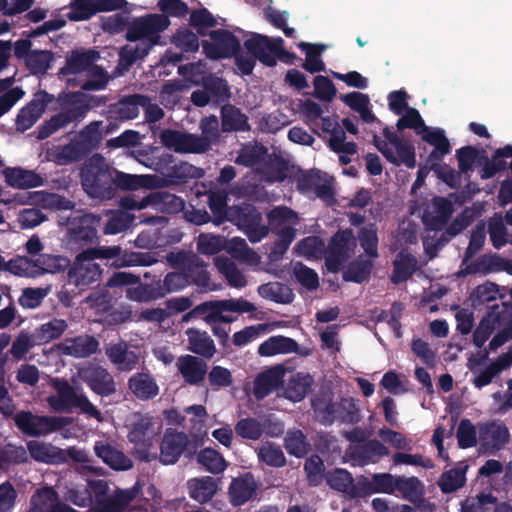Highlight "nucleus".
Returning a JSON list of instances; mask_svg holds the SVG:
<instances>
[{
	"label": "nucleus",
	"mask_w": 512,
	"mask_h": 512,
	"mask_svg": "<svg viewBox=\"0 0 512 512\" xmlns=\"http://www.w3.org/2000/svg\"><path fill=\"white\" fill-rule=\"evenodd\" d=\"M421 139L434 147L427 157V163L440 162L443 157L451 152V145L445 132L441 128H432L425 126V128L418 131Z\"/></svg>",
	"instance_id": "nucleus-23"
},
{
	"label": "nucleus",
	"mask_w": 512,
	"mask_h": 512,
	"mask_svg": "<svg viewBox=\"0 0 512 512\" xmlns=\"http://www.w3.org/2000/svg\"><path fill=\"white\" fill-rule=\"evenodd\" d=\"M468 465L460 462L457 467L445 471L439 477L437 484L444 494L456 492L466 483V471Z\"/></svg>",
	"instance_id": "nucleus-46"
},
{
	"label": "nucleus",
	"mask_w": 512,
	"mask_h": 512,
	"mask_svg": "<svg viewBox=\"0 0 512 512\" xmlns=\"http://www.w3.org/2000/svg\"><path fill=\"white\" fill-rule=\"evenodd\" d=\"M196 459L198 464L212 474H220L227 467V462L224 457L212 448H204L200 450L197 453Z\"/></svg>",
	"instance_id": "nucleus-59"
},
{
	"label": "nucleus",
	"mask_w": 512,
	"mask_h": 512,
	"mask_svg": "<svg viewBox=\"0 0 512 512\" xmlns=\"http://www.w3.org/2000/svg\"><path fill=\"white\" fill-rule=\"evenodd\" d=\"M84 256L90 257L93 261L112 260L111 266L114 268L129 267L138 264H146L143 255L140 253L127 252L120 245L100 246L94 245L92 249L83 251Z\"/></svg>",
	"instance_id": "nucleus-14"
},
{
	"label": "nucleus",
	"mask_w": 512,
	"mask_h": 512,
	"mask_svg": "<svg viewBox=\"0 0 512 512\" xmlns=\"http://www.w3.org/2000/svg\"><path fill=\"white\" fill-rule=\"evenodd\" d=\"M497 498L492 493L480 492L475 497H467L461 502L462 512H489Z\"/></svg>",
	"instance_id": "nucleus-64"
},
{
	"label": "nucleus",
	"mask_w": 512,
	"mask_h": 512,
	"mask_svg": "<svg viewBox=\"0 0 512 512\" xmlns=\"http://www.w3.org/2000/svg\"><path fill=\"white\" fill-rule=\"evenodd\" d=\"M106 356L110 362L121 372H128L136 368L139 362V354L130 349L125 341L111 343L106 348Z\"/></svg>",
	"instance_id": "nucleus-22"
},
{
	"label": "nucleus",
	"mask_w": 512,
	"mask_h": 512,
	"mask_svg": "<svg viewBox=\"0 0 512 512\" xmlns=\"http://www.w3.org/2000/svg\"><path fill=\"white\" fill-rule=\"evenodd\" d=\"M151 177L148 175H132L120 172L114 169L113 176V198L116 196L118 190L135 191L139 188H146L149 186Z\"/></svg>",
	"instance_id": "nucleus-48"
},
{
	"label": "nucleus",
	"mask_w": 512,
	"mask_h": 512,
	"mask_svg": "<svg viewBox=\"0 0 512 512\" xmlns=\"http://www.w3.org/2000/svg\"><path fill=\"white\" fill-rule=\"evenodd\" d=\"M99 347V342L94 336L80 335L74 338H67L62 343V352L65 355L85 358L94 354Z\"/></svg>",
	"instance_id": "nucleus-35"
},
{
	"label": "nucleus",
	"mask_w": 512,
	"mask_h": 512,
	"mask_svg": "<svg viewBox=\"0 0 512 512\" xmlns=\"http://www.w3.org/2000/svg\"><path fill=\"white\" fill-rule=\"evenodd\" d=\"M114 169L99 153L89 157L80 170V180L84 192L93 199H113Z\"/></svg>",
	"instance_id": "nucleus-3"
},
{
	"label": "nucleus",
	"mask_w": 512,
	"mask_h": 512,
	"mask_svg": "<svg viewBox=\"0 0 512 512\" xmlns=\"http://www.w3.org/2000/svg\"><path fill=\"white\" fill-rule=\"evenodd\" d=\"M27 450L30 457L37 462L53 465L65 463L62 449L50 443L31 440L27 442Z\"/></svg>",
	"instance_id": "nucleus-34"
},
{
	"label": "nucleus",
	"mask_w": 512,
	"mask_h": 512,
	"mask_svg": "<svg viewBox=\"0 0 512 512\" xmlns=\"http://www.w3.org/2000/svg\"><path fill=\"white\" fill-rule=\"evenodd\" d=\"M208 205L213 214V222L216 225L229 220V208L227 206V194L225 191H211L208 194Z\"/></svg>",
	"instance_id": "nucleus-62"
},
{
	"label": "nucleus",
	"mask_w": 512,
	"mask_h": 512,
	"mask_svg": "<svg viewBox=\"0 0 512 512\" xmlns=\"http://www.w3.org/2000/svg\"><path fill=\"white\" fill-rule=\"evenodd\" d=\"M244 48L255 60H259L267 67H274L277 63L274 59L276 38L253 33L244 41Z\"/></svg>",
	"instance_id": "nucleus-18"
},
{
	"label": "nucleus",
	"mask_w": 512,
	"mask_h": 512,
	"mask_svg": "<svg viewBox=\"0 0 512 512\" xmlns=\"http://www.w3.org/2000/svg\"><path fill=\"white\" fill-rule=\"evenodd\" d=\"M256 490L257 484L250 472L233 478L228 488V495L231 504L233 506H241L245 504L253 497Z\"/></svg>",
	"instance_id": "nucleus-28"
},
{
	"label": "nucleus",
	"mask_w": 512,
	"mask_h": 512,
	"mask_svg": "<svg viewBox=\"0 0 512 512\" xmlns=\"http://www.w3.org/2000/svg\"><path fill=\"white\" fill-rule=\"evenodd\" d=\"M211 42L202 41L203 51L209 59L231 58L241 50L238 38L229 30L217 29L209 33Z\"/></svg>",
	"instance_id": "nucleus-12"
},
{
	"label": "nucleus",
	"mask_w": 512,
	"mask_h": 512,
	"mask_svg": "<svg viewBox=\"0 0 512 512\" xmlns=\"http://www.w3.org/2000/svg\"><path fill=\"white\" fill-rule=\"evenodd\" d=\"M229 221L237 225L252 243L261 241L269 233V228L263 224L262 214L250 203L242 202L230 207Z\"/></svg>",
	"instance_id": "nucleus-8"
},
{
	"label": "nucleus",
	"mask_w": 512,
	"mask_h": 512,
	"mask_svg": "<svg viewBox=\"0 0 512 512\" xmlns=\"http://www.w3.org/2000/svg\"><path fill=\"white\" fill-rule=\"evenodd\" d=\"M88 154L89 152L85 149L84 145L77 138H74L68 144L57 149L55 160L57 163L64 165L79 161Z\"/></svg>",
	"instance_id": "nucleus-60"
},
{
	"label": "nucleus",
	"mask_w": 512,
	"mask_h": 512,
	"mask_svg": "<svg viewBox=\"0 0 512 512\" xmlns=\"http://www.w3.org/2000/svg\"><path fill=\"white\" fill-rule=\"evenodd\" d=\"M510 157H512V144L496 149L491 158L482 156L483 168L480 173L481 179H490L497 173L505 171L507 169L505 158Z\"/></svg>",
	"instance_id": "nucleus-39"
},
{
	"label": "nucleus",
	"mask_w": 512,
	"mask_h": 512,
	"mask_svg": "<svg viewBox=\"0 0 512 512\" xmlns=\"http://www.w3.org/2000/svg\"><path fill=\"white\" fill-rule=\"evenodd\" d=\"M16 427L26 436L41 437L59 431L71 424V419L63 416H40L21 410L12 416Z\"/></svg>",
	"instance_id": "nucleus-7"
},
{
	"label": "nucleus",
	"mask_w": 512,
	"mask_h": 512,
	"mask_svg": "<svg viewBox=\"0 0 512 512\" xmlns=\"http://www.w3.org/2000/svg\"><path fill=\"white\" fill-rule=\"evenodd\" d=\"M201 134H194L196 145L200 154L208 152L213 145L219 143V121L215 115L205 116L199 123Z\"/></svg>",
	"instance_id": "nucleus-30"
},
{
	"label": "nucleus",
	"mask_w": 512,
	"mask_h": 512,
	"mask_svg": "<svg viewBox=\"0 0 512 512\" xmlns=\"http://www.w3.org/2000/svg\"><path fill=\"white\" fill-rule=\"evenodd\" d=\"M383 135L388 145H392L397 154L400 165L404 164L407 168L413 169L416 166V155L414 146L407 140L400 137L396 132L388 126L383 128Z\"/></svg>",
	"instance_id": "nucleus-33"
},
{
	"label": "nucleus",
	"mask_w": 512,
	"mask_h": 512,
	"mask_svg": "<svg viewBox=\"0 0 512 512\" xmlns=\"http://www.w3.org/2000/svg\"><path fill=\"white\" fill-rule=\"evenodd\" d=\"M128 388L140 401H149L159 394V386L149 372H136L128 379Z\"/></svg>",
	"instance_id": "nucleus-29"
},
{
	"label": "nucleus",
	"mask_w": 512,
	"mask_h": 512,
	"mask_svg": "<svg viewBox=\"0 0 512 512\" xmlns=\"http://www.w3.org/2000/svg\"><path fill=\"white\" fill-rule=\"evenodd\" d=\"M296 184L298 191L303 194L313 192L317 198L327 204L335 201L331 182L324 180L318 169L301 172L296 179Z\"/></svg>",
	"instance_id": "nucleus-17"
},
{
	"label": "nucleus",
	"mask_w": 512,
	"mask_h": 512,
	"mask_svg": "<svg viewBox=\"0 0 512 512\" xmlns=\"http://www.w3.org/2000/svg\"><path fill=\"white\" fill-rule=\"evenodd\" d=\"M313 378L309 374L297 373L288 382L285 389L286 397L294 402L303 400L310 392Z\"/></svg>",
	"instance_id": "nucleus-58"
},
{
	"label": "nucleus",
	"mask_w": 512,
	"mask_h": 512,
	"mask_svg": "<svg viewBox=\"0 0 512 512\" xmlns=\"http://www.w3.org/2000/svg\"><path fill=\"white\" fill-rule=\"evenodd\" d=\"M79 378L97 395L108 397L116 392V384L109 371L98 365L89 363L78 369Z\"/></svg>",
	"instance_id": "nucleus-15"
},
{
	"label": "nucleus",
	"mask_w": 512,
	"mask_h": 512,
	"mask_svg": "<svg viewBox=\"0 0 512 512\" xmlns=\"http://www.w3.org/2000/svg\"><path fill=\"white\" fill-rule=\"evenodd\" d=\"M167 261L178 271L169 272L162 281L156 282L160 298L180 291L190 284L208 287L210 275L206 270V264L194 252L186 250L170 252L167 255Z\"/></svg>",
	"instance_id": "nucleus-1"
},
{
	"label": "nucleus",
	"mask_w": 512,
	"mask_h": 512,
	"mask_svg": "<svg viewBox=\"0 0 512 512\" xmlns=\"http://www.w3.org/2000/svg\"><path fill=\"white\" fill-rule=\"evenodd\" d=\"M358 240L365 254L372 259L379 256L378 253V229L375 223H369L358 231Z\"/></svg>",
	"instance_id": "nucleus-61"
},
{
	"label": "nucleus",
	"mask_w": 512,
	"mask_h": 512,
	"mask_svg": "<svg viewBox=\"0 0 512 512\" xmlns=\"http://www.w3.org/2000/svg\"><path fill=\"white\" fill-rule=\"evenodd\" d=\"M203 175V170L186 161H180L170 167L169 171L165 174L166 181L170 184H184L190 179L200 178Z\"/></svg>",
	"instance_id": "nucleus-52"
},
{
	"label": "nucleus",
	"mask_w": 512,
	"mask_h": 512,
	"mask_svg": "<svg viewBox=\"0 0 512 512\" xmlns=\"http://www.w3.org/2000/svg\"><path fill=\"white\" fill-rule=\"evenodd\" d=\"M511 362L512 353L508 352L501 354L474 378V386L481 389L484 386L489 385L497 374L510 366Z\"/></svg>",
	"instance_id": "nucleus-49"
},
{
	"label": "nucleus",
	"mask_w": 512,
	"mask_h": 512,
	"mask_svg": "<svg viewBox=\"0 0 512 512\" xmlns=\"http://www.w3.org/2000/svg\"><path fill=\"white\" fill-rule=\"evenodd\" d=\"M54 96L45 90L36 92L30 102L22 107L16 116V128L20 132L30 129L43 115Z\"/></svg>",
	"instance_id": "nucleus-16"
},
{
	"label": "nucleus",
	"mask_w": 512,
	"mask_h": 512,
	"mask_svg": "<svg viewBox=\"0 0 512 512\" xmlns=\"http://www.w3.org/2000/svg\"><path fill=\"white\" fill-rule=\"evenodd\" d=\"M253 394L257 400H263L281 384L280 374L273 370L259 373L254 379Z\"/></svg>",
	"instance_id": "nucleus-50"
},
{
	"label": "nucleus",
	"mask_w": 512,
	"mask_h": 512,
	"mask_svg": "<svg viewBox=\"0 0 512 512\" xmlns=\"http://www.w3.org/2000/svg\"><path fill=\"white\" fill-rule=\"evenodd\" d=\"M396 475L390 473H375L371 478L363 477L357 483L360 495H372L375 493L395 494Z\"/></svg>",
	"instance_id": "nucleus-27"
},
{
	"label": "nucleus",
	"mask_w": 512,
	"mask_h": 512,
	"mask_svg": "<svg viewBox=\"0 0 512 512\" xmlns=\"http://www.w3.org/2000/svg\"><path fill=\"white\" fill-rule=\"evenodd\" d=\"M297 46L306 53V60L303 64L306 71L313 74L325 70V64L320 56L326 50V45L300 42Z\"/></svg>",
	"instance_id": "nucleus-55"
},
{
	"label": "nucleus",
	"mask_w": 512,
	"mask_h": 512,
	"mask_svg": "<svg viewBox=\"0 0 512 512\" xmlns=\"http://www.w3.org/2000/svg\"><path fill=\"white\" fill-rule=\"evenodd\" d=\"M2 174L6 184L12 188L29 189L43 185V178L38 173L21 167H6Z\"/></svg>",
	"instance_id": "nucleus-32"
},
{
	"label": "nucleus",
	"mask_w": 512,
	"mask_h": 512,
	"mask_svg": "<svg viewBox=\"0 0 512 512\" xmlns=\"http://www.w3.org/2000/svg\"><path fill=\"white\" fill-rule=\"evenodd\" d=\"M169 20L164 15H148L135 18L127 28L126 40L136 42L138 40L160 41V33L167 29Z\"/></svg>",
	"instance_id": "nucleus-11"
},
{
	"label": "nucleus",
	"mask_w": 512,
	"mask_h": 512,
	"mask_svg": "<svg viewBox=\"0 0 512 512\" xmlns=\"http://www.w3.org/2000/svg\"><path fill=\"white\" fill-rule=\"evenodd\" d=\"M94 451L97 457L114 470H128L133 466L130 458L108 443L96 442Z\"/></svg>",
	"instance_id": "nucleus-37"
},
{
	"label": "nucleus",
	"mask_w": 512,
	"mask_h": 512,
	"mask_svg": "<svg viewBox=\"0 0 512 512\" xmlns=\"http://www.w3.org/2000/svg\"><path fill=\"white\" fill-rule=\"evenodd\" d=\"M388 454V448L377 439L356 446L351 453L353 459L358 460L362 465L376 463Z\"/></svg>",
	"instance_id": "nucleus-42"
},
{
	"label": "nucleus",
	"mask_w": 512,
	"mask_h": 512,
	"mask_svg": "<svg viewBox=\"0 0 512 512\" xmlns=\"http://www.w3.org/2000/svg\"><path fill=\"white\" fill-rule=\"evenodd\" d=\"M480 438L493 449L501 450L509 442L510 434L503 422L492 421L481 426Z\"/></svg>",
	"instance_id": "nucleus-40"
},
{
	"label": "nucleus",
	"mask_w": 512,
	"mask_h": 512,
	"mask_svg": "<svg viewBox=\"0 0 512 512\" xmlns=\"http://www.w3.org/2000/svg\"><path fill=\"white\" fill-rule=\"evenodd\" d=\"M432 210L426 209L422 215V222L429 231H441L448 223L454 208L450 200L444 197H435L432 200Z\"/></svg>",
	"instance_id": "nucleus-20"
},
{
	"label": "nucleus",
	"mask_w": 512,
	"mask_h": 512,
	"mask_svg": "<svg viewBox=\"0 0 512 512\" xmlns=\"http://www.w3.org/2000/svg\"><path fill=\"white\" fill-rule=\"evenodd\" d=\"M146 95L132 94L124 96L116 103L110 104L107 116L110 120L127 121L135 119L139 115L140 106L145 104Z\"/></svg>",
	"instance_id": "nucleus-21"
},
{
	"label": "nucleus",
	"mask_w": 512,
	"mask_h": 512,
	"mask_svg": "<svg viewBox=\"0 0 512 512\" xmlns=\"http://www.w3.org/2000/svg\"><path fill=\"white\" fill-rule=\"evenodd\" d=\"M176 366L185 384L190 386H200L208 373L206 361L190 354L180 356Z\"/></svg>",
	"instance_id": "nucleus-19"
},
{
	"label": "nucleus",
	"mask_w": 512,
	"mask_h": 512,
	"mask_svg": "<svg viewBox=\"0 0 512 512\" xmlns=\"http://www.w3.org/2000/svg\"><path fill=\"white\" fill-rule=\"evenodd\" d=\"M221 131L224 133L247 131L250 129L248 117L236 106L225 104L220 110Z\"/></svg>",
	"instance_id": "nucleus-36"
},
{
	"label": "nucleus",
	"mask_w": 512,
	"mask_h": 512,
	"mask_svg": "<svg viewBox=\"0 0 512 512\" xmlns=\"http://www.w3.org/2000/svg\"><path fill=\"white\" fill-rule=\"evenodd\" d=\"M372 268V258L364 259L362 256H359L347 265L342 274L343 280L346 282L363 283L370 277Z\"/></svg>",
	"instance_id": "nucleus-53"
},
{
	"label": "nucleus",
	"mask_w": 512,
	"mask_h": 512,
	"mask_svg": "<svg viewBox=\"0 0 512 512\" xmlns=\"http://www.w3.org/2000/svg\"><path fill=\"white\" fill-rule=\"evenodd\" d=\"M355 246L351 229L339 230L330 239L325 252V266L329 272L337 273L350 257Z\"/></svg>",
	"instance_id": "nucleus-10"
},
{
	"label": "nucleus",
	"mask_w": 512,
	"mask_h": 512,
	"mask_svg": "<svg viewBox=\"0 0 512 512\" xmlns=\"http://www.w3.org/2000/svg\"><path fill=\"white\" fill-rule=\"evenodd\" d=\"M311 406L317 420L324 426H331L335 422L356 425L362 418L353 398L343 397L333 401L325 396H316L311 400Z\"/></svg>",
	"instance_id": "nucleus-5"
},
{
	"label": "nucleus",
	"mask_w": 512,
	"mask_h": 512,
	"mask_svg": "<svg viewBox=\"0 0 512 512\" xmlns=\"http://www.w3.org/2000/svg\"><path fill=\"white\" fill-rule=\"evenodd\" d=\"M298 343L289 337L277 335L269 337L258 347V353L261 356L269 357L277 354L296 353Z\"/></svg>",
	"instance_id": "nucleus-45"
},
{
	"label": "nucleus",
	"mask_w": 512,
	"mask_h": 512,
	"mask_svg": "<svg viewBox=\"0 0 512 512\" xmlns=\"http://www.w3.org/2000/svg\"><path fill=\"white\" fill-rule=\"evenodd\" d=\"M99 58V52L94 49L74 50L67 55L65 65L60 69V73L63 75L82 73L92 67Z\"/></svg>",
	"instance_id": "nucleus-31"
},
{
	"label": "nucleus",
	"mask_w": 512,
	"mask_h": 512,
	"mask_svg": "<svg viewBox=\"0 0 512 512\" xmlns=\"http://www.w3.org/2000/svg\"><path fill=\"white\" fill-rule=\"evenodd\" d=\"M102 275V268L94 263L83 251L77 253L73 263L68 269L67 279L69 284L75 285L80 290L90 287L98 282Z\"/></svg>",
	"instance_id": "nucleus-13"
},
{
	"label": "nucleus",
	"mask_w": 512,
	"mask_h": 512,
	"mask_svg": "<svg viewBox=\"0 0 512 512\" xmlns=\"http://www.w3.org/2000/svg\"><path fill=\"white\" fill-rule=\"evenodd\" d=\"M421 139L434 147L427 157V163L440 162L443 157L451 152V145L445 132L441 128H432L425 126V128L418 131Z\"/></svg>",
	"instance_id": "nucleus-24"
},
{
	"label": "nucleus",
	"mask_w": 512,
	"mask_h": 512,
	"mask_svg": "<svg viewBox=\"0 0 512 512\" xmlns=\"http://www.w3.org/2000/svg\"><path fill=\"white\" fill-rule=\"evenodd\" d=\"M105 96H87L82 92H68L59 95L60 111L45 120L37 127V139L44 140L60 129L66 128L72 123L81 122L91 109V102L95 105L105 104Z\"/></svg>",
	"instance_id": "nucleus-2"
},
{
	"label": "nucleus",
	"mask_w": 512,
	"mask_h": 512,
	"mask_svg": "<svg viewBox=\"0 0 512 512\" xmlns=\"http://www.w3.org/2000/svg\"><path fill=\"white\" fill-rule=\"evenodd\" d=\"M53 386L57 391V397L48 398V403L53 409L64 412L78 409L90 418L102 420L101 412L90 402L88 397L84 393H77L76 389L66 380H56Z\"/></svg>",
	"instance_id": "nucleus-6"
},
{
	"label": "nucleus",
	"mask_w": 512,
	"mask_h": 512,
	"mask_svg": "<svg viewBox=\"0 0 512 512\" xmlns=\"http://www.w3.org/2000/svg\"><path fill=\"white\" fill-rule=\"evenodd\" d=\"M258 294L264 299L280 304H290L295 297L292 289L280 282H269L260 285Z\"/></svg>",
	"instance_id": "nucleus-47"
},
{
	"label": "nucleus",
	"mask_w": 512,
	"mask_h": 512,
	"mask_svg": "<svg viewBox=\"0 0 512 512\" xmlns=\"http://www.w3.org/2000/svg\"><path fill=\"white\" fill-rule=\"evenodd\" d=\"M498 308L497 304L490 305L489 311L482 317L474 330L472 341L477 348H481L486 343L500 323V312L496 311Z\"/></svg>",
	"instance_id": "nucleus-38"
},
{
	"label": "nucleus",
	"mask_w": 512,
	"mask_h": 512,
	"mask_svg": "<svg viewBox=\"0 0 512 512\" xmlns=\"http://www.w3.org/2000/svg\"><path fill=\"white\" fill-rule=\"evenodd\" d=\"M148 205L157 206L165 213L175 214L184 209L185 202L181 197L175 194L165 191H156L144 197L140 204L134 203L133 205H128V207L141 209Z\"/></svg>",
	"instance_id": "nucleus-25"
},
{
	"label": "nucleus",
	"mask_w": 512,
	"mask_h": 512,
	"mask_svg": "<svg viewBox=\"0 0 512 512\" xmlns=\"http://www.w3.org/2000/svg\"><path fill=\"white\" fill-rule=\"evenodd\" d=\"M187 485L189 496L201 504L210 501L218 489L217 481L210 476L190 479Z\"/></svg>",
	"instance_id": "nucleus-43"
},
{
	"label": "nucleus",
	"mask_w": 512,
	"mask_h": 512,
	"mask_svg": "<svg viewBox=\"0 0 512 512\" xmlns=\"http://www.w3.org/2000/svg\"><path fill=\"white\" fill-rule=\"evenodd\" d=\"M67 328L68 324L64 319L53 318L36 330V338L40 344L49 343L60 338Z\"/></svg>",
	"instance_id": "nucleus-63"
},
{
	"label": "nucleus",
	"mask_w": 512,
	"mask_h": 512,
	"mask_svg": "<svg viewBox=\"0 0 512 512\" xmlns=\"http://www.w3.org/2000/svg\"><path fill=\"white\" fill-rule=\"evenodd\" d=\"M197 443H192L185 432L167 428L160 443L159 461L164 465L175 464L183 453L196 454Z\"/></svg>",
	"instance_id": "nucleus-9"
},
{
	"label": "nucleus",
	"mask_w": 512,
	"mask_h": 512,
	"mask_svg": "<svg viewBox=\"0 0 512 512\" xmlns=\"http://www.w3.org/2000/svg\"><path fill=\"white\" fill-rule=\"evenodd\" d=\"M101 217L92 213L74 212L66 218L64 224L68 227L66 234L67 247L74 252H82L92 249L100 242L97 228L100 225Z\"/></svg>",
	"instance_id": "nucleus-4"
},
{
	"label": "nucleus",
	"mask_w": 512,
	"mask_h": 512,
	"mask_svg": "<svg viewBox=\"0 0 512 512\" xmlns=\"http://www.w3.org/2000/svg\"><path fill=\"white\" fill-rule=\"evenodd\" d=\"M161 143L176 153L200 154L193 133L182 132L174 129H164L160 132Z\"/></svg>",
	"instance_id": "nucleus-26"
},
{
	"label": "nucleus",
	"mask_w": 512,
	"mask_h": 512,
	"mask_svg": "<svg viewBox=\"0 0 512 512\" xmlns=\"http://www.w3.org/2000/svg\"><path fill=\"white\" fill-rule=\"evenodd\" d=\"M188 349L196 355L210 359L216 352L214 341L205 331L189 328L186 331Z\"/></svg>",
	"instance_id": "nucleus-41"
},
{
	"label": "nucleus",
	"mask_w": 512,
	"mask_h": 512,
	"mask_svg": "<svg viewBox=\"0 0 512 512\" xmlns=\"http://www.w3.org/2000/svg\"><path fill=\"white\" fill-rule=\"evenodd\" d=\"M394 484L395 493L398 492L403 499L411 503L419 501L424 494L423 484L415 476H397Z\"/></svg>",
	"instance_id": "nucleus-51"
},
{
	"label": "nucleus",
	"mask_w": 512,
	"mask_h": 512,
	"mask_svg": "<svg viewBox=\"0 0 512 512\" xmlns=\"http://www.w3.org/2000/svg\"><path fill=\"white\" fill-rule=\"evenodd\" d=\"M160 41L138 40L134 47L124 46L119 53L120 63L126 67L132 66L138 60L144 59L151 49Z\"/></svg>",
	"instance_id": "nucleus-54"
},
{
	"label": "nucleus",
	"mask_w": 512,
	"mask_h": 512,
	"mask_svg": "<svg viewBox=\"0 0 512 512\" xmlns=\"http://www.w3.org/2000/svg\"><path fill=\"white\" fill-rule=\"evenodd\" d=\"M268 225L272 232L284 226H291L298 221L297 213L287 206H276L267 213Z\"/></svg>",
	"instance_id": "nucleus-57"
},
{
	"label": "nucleus",
	"mask_w": 512,
	"mask_h": 512,
	"mask_svg": "<svg viewBox=\"0 0 512 512\" xmlns=\"http://www.w3.org/2000/svg\"><path fill=\"white\" fill-rule=\"evenodd\" d=\"M417 270V259L410 253L401 251L393 261V272L391 282L401 284L410 279Z\"/></svg>",
	"instance_id": "nucleus-44"
},
{
	"label": "nucleus",
	"mask_w": 512,
	"mask_h": 512,
	"mask_svg": "<svg viewBox=\"0 0 512 512\" xmlns=\"http://www.w3.org/2000/svg\"><path fill=\"white\" fill-rule=\"evenodd\" d=\"M284 448L289 455L302 458L311 450V444L301 430L293 429L286 433Z\"/></svg>",
	"instance_id": "nucleus-56"
}]
</instances>
